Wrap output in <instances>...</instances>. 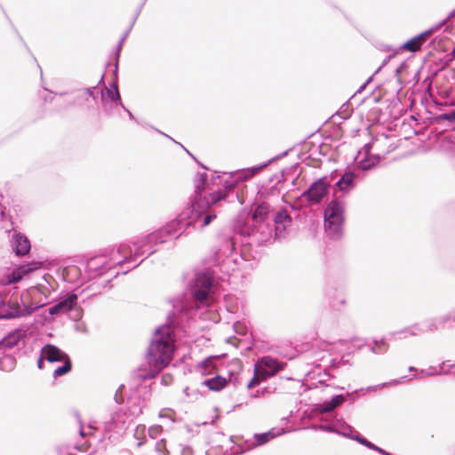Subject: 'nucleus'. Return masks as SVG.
Here are the masks:
<instances>
[{"mask_svg":"<svg viewBox=\"0 0 455 455\" xmlns=\"http://www.w3.org/2000/svg\"><path fill=\"white\" fill-rule=\"evenodd\" d=\"M175 352V334L171 325L157 328L145 353L144 362L138 366L139 378H156L173 359Z\"/></svg>","mask_w":455,"mask_h":455,"instance_id":"obj_1","label":"nucleus"},{"mask_svg":"<svg viewBox=\"0 0 455 455\" xmlns=\"http://www.w3.org/2000/svg\"><path fill=\"white\" fill-rule=\"evenodd\" d=\"M285 363L270 356H263L254 364L253 378L247 384L248 389L258 387L261 382L282 371Z\"/></svg>","mask_w":455,"mask_h":455,"instance_id":"obj_2","label":"nucleus"},{"mask_svg":"<svg viewBox=\"0 0 455 455\" xmlns=\"http://www.w3.org/2000/svg\"><path fill=\"white\" fill-rule=\"evenodd\" d=\"M344 222V208L337 201H331L324 210V226L330 235H339Z\"/></svg>","mask_w":455,"mask_h":455,"instance_id":"obj_3","label":"nucleus"},{"mask_svg":"<svg viewBox=\"0 0 455 455\" xmlns=\"http://www.w3.org/2000/svg\"><path fill=\"white\" fill-rule=\"evenodd\" d=\"M234 186H227L223 188H220L217 191H214L209 194L208 196H204V200L205 203L201 204L200 203H196L192 205L193 212H196V218H199L201 214L210 209L212 206L217 204L219 202L225 200L229 193L233 190Z\"/></svg>","mask_w":455,"mask_h":455,"instance_id":"obj_4","label":"nucleus"},{"mask_svg":"<svg viewBox=\"0 0 455 455\" xmlns=\"http://www.w3.org/2000/svg\"><path fill=\"white\" fill-rule=\"evenodd\" d=\"M328 190L329 184L323 179H319L302 194V197L310 204H316L328 194Z\"/></svg>","mask_w":455,"mask_h":455,"instance_id":"obj_5","label":"nucleus"},{"mask_svg":"<svg viewBox=\"0 0 455 455\" xmlns=\"http://www.w3.org/2000/svg\"><path fill=\"white\" fill-rule=\"evenodd\" d=\"M212 286V278L205 274H200L195 280V284L192 289V296L196 300L204 302L207 299Z\"/></svg>","mask_w":455,"mask_h":455,"instance_id":"obj_6","label":"nucleus"},{"mask_svg":"<svg viewBox=\"0 0 455 455\" xmlns=\"http://www.w3.org/2000/svg\"><path fill=\"white\" fill-rule=\"evenodd\" d=\"M430 35L431 31H425L404 43L402 49L411 52H415L421 48L422 44L427 40Z\"/></svg>","mask_w":455,"mask_h":455,"instance_id":"obj_7","label":"nucleus"},{"mask_svg":"<svg viewBox=\"0 0 455 455\" xmlns=\"http://www.w3.org/2000/svg\"><path fill=\"white\" fill-rule=\"evenodd\" d=\"M43 357L51 363L60 362L68 357L63 351L54 345L48 344L42 349Z\"/></svg>","mask_w":455,"mask_h":455,"instance_id":"obj_8","label":"nucleus"},{"mask_svg":"<svg viewBox=\"0 0 455 455\" xmlns=\"http://www.w3.org/2000/svg\"><path fill=\"white\" fill-rule=\"evenodd\" d=\"M76 295H70L66 299H63L62 301L59 302L55 306L50 307L49 313L51 315H56L60 313H65L72 309L74 304L76 301Z\"/></svg>","mask_w":455,"mask_h":455,"instance_id":"obj_9","label":"nucleus"},{"mask_svg":"<svg viewBox=\"0 0 455 455\" xmlns=\"http://www.w3.org/2000/svg\"><path fill=\"white\" fill-rule=\"evenodd\" d=\"M15 243V253L19 256H23L28 253L30 251V242L29 240L20 234L15 235L14 236Z\"/></svg>","mask_w":455,"mask_h":455,"instance_id":"obj_10","label":"nucleus"},{"mask_svg":"<svg viewBox=\"0 0 455 455\" xmlns=\"http://www.w3.org/2000/svg\"><path fill=\"white\" fill-rule=\"evenodd\" d=\"M204 385H205L210 390L217 392L227 387L228 379L221 376H216L206 379L204 382Z\"/></svg>","mask_w":455,"mask_h":455,"instance_id":"obj_11","label":"nucleus"},{"mask_svg":"<svg viewBox=\"0 0 455 455\" xmlns=\"http://www.w3.org/2000/svg\"><path fill=\"white\" fill-rule=\"evenodd\" d=\"M269 205L266 203L259 204L252 215V219L259 223L265 221L269 213Z\"/></svg>","mask_w":455,"mask_h":455,"instance_id":"obj_12","label":"nucleus"},{"mask_svg":"<svg viewBox=\"0 0 455 455\" xmlns=\"http://www.w3.org/2000/svg\"><path fill=\"white\" fill-rule=\"evenodd\" d=\"M9 310H0V317L1 318H13L20 315V306L19 303L15 300L8 301Z\"/></svg>","mask_w":455,"mask_h":455,"instance_id":"obj_13","label":"nucleus"},{"mask_svg":"<svg viewBox=\"0 0 455 455\" xmlns=\"http://www.w3.org/2000/svg\"><path fill=\"white\" fill-rule=\"evenodd\" d=\"M275 223L277 225L276 230L280 228V225L283 226V229H285L286 227H289L291 224V217L289 215L287 210L283 209L276 213Z\"/></svg>","mask_w":455,"mask_h":455,"instance_id":"obj_14","label":"nucleus"},{"mask_svg":"<svg viewBox=\"0 0 455 455\" xmlns=\"http://www.w3.org/2000/svg\"><path fill=\"white\" fill-rule=\"evenodd\" d=\"M33 270L32 267H29L27 265L21 266L19 268L15 269L9 276L8 283H17L20 281L24 275L31 272Z\"/></svg>","mask_w":455,"mask_h":455,"instance_id":"obj_15","label":"nucleus"},{"mask_svg":"<svg viewBox=\"0 0 455 455\" xmlns=\"http://www.w3.org/2000/svg\"><path fill=\"white\" fill-rule=\"evenodd\" d=\"M21 336L22 335L19 331H12L3 339L1 345L4 347L12 348L18 344Z\"/></svg>","mask_w":455,"mask_h":455,"instance_id":"obj_16","label":"nucleus"},{"mask_svg":"<svg viewBox=\"0 0 455 455\" xmlns=\"http://www.w3.org/2000/svg\"><path fill=\"white\" fill-rule=\"evenodd\" d=\"M355 175L352 172H346L337 182V186L340 190H347L354 186Z\"/></svg>","mask_w":455,"mask_h":455,"instance_id":"obj_17","label":"nucleus"},{"mask_svg":"<svg viewBox=\"0 0 455 455\" xmlns=\"http://www.w3.org/2000/svg\"><path fill=\"white\" fill-rule=\"evenodd\" d=\"M101 97L104 100L115 101L120 99L117 87L114 85L112 88L106 87L101 92Z\"/></svg>","mask_w":455,"mask_h":455,"instance_id":"obj_18","label":"nucleus"},{"mask_svg":"<svg viewBox=\"0 0 455 455\" xmlns=\"http://www.w3.org/2000/svg\"><path fill=\"white\" fill-rule=\"evenodd\" d=\"M344 397L342 395H336L331 401L325 402L323 403V407L322 411L323 412H330L333 411L335 408L339 406L344 402Z\"/></svg>","mask_w":455,"mask_h":455,"instance_id":"obj_19","label":"nucleus"},{"mask_svg":"<svg viewBox=\"0 0 455 455\" xmlns=\"http://www.w3.org/2000/svg\"><path fill=\"white\" fill-rule=\"evenodd\" d=\"M44 286L42 284H37L34 287L29 288L25 293L21 295V299L24 304H27V299L31 296H36L37 293L44 294Z\"/></svg>","mask_w":455,"mask_h":455,"instance_id":"obj_20","label":"nucleus"},{"mask_svg":"<svg viewBox=\"0 0 455 455\" xmlns=\"http://www.w3.org/2000/svg\"><path fill=\"white\" fill-rule=\"evenodd\" d=\"M64 361V365L61 366V367H58L54 372H53V376L55 378L57 377H60V376H63L65 374H67L68 372H69L71 371V368H72V363H71V360L69 357H67L66 359L63 360Z\"/></svg>","mask_w":455,"mask_h":455,"instance_id":"obj_21","label":"nucleus"},{"mask_svg":"<svg viewBox=\"0 0 455 455\" xmlns=\"http://www.w3.org/2000/svg\"><path fill=\"white\" fill-rule=\"evenodd\" d=\"M195 187H196V193L201 194V192L204 189V184H205V178L202 174H197L195 177Z\"/></svg>","mask_w":455,"mask_h":455,"instance_id":"obj_22","label":"nucleus"},{"mask_svg":"<svg viewBox=\"0 0 455 455\" xmlns=\"http://www.w3.org/2000/svg\"><path fill=\"white\" fill-rule=\"evenodd\" d=\"M155 451L157 455H169V451L166 447V441L164 439L158 441L156 444Z\"/></svg>","mask_w":455,"mask_h":455,"instance_id":"obj_23","label":"nucleus"},{"mask_svg":"<svg viewBox=\"0 0 455 455\" xmlns=\"http://www.w3.org/2000/svg\"><path fill=\"white\" fill-rule=\"evenodd\" d=\"M265 165L254 167L251 169L244 170L242 174L243 175L242 180H246L256 175Z\"/></svg>","mask_w":455,"mask_h":455,"instance_id":"obj_24","label":"nucleus"},{"mask_svg":"<svg viewBox=\"0 0 455 455\" xmlns=\"http://www.w3.org/2000/svg\"><path fill=\"white\" fill-rule=\"evenodd\" d=\"M265 165L254 167L251 169L244 170L242 174L243 175L242 180H246L256 175Z\"/></svg>","mask_w":455,"mask_h":455,"instance_id":"obj_25","label":"nucleus"},{"mask_svg":"<svg viewBox=\"0 0 455 455\" xmlns=\"http://www.w3.org/2000/svg\"><path fill=\"white\" fill-rule=\"evenodd\" d=\"M265 165L254 167L251 169L244 170L242 174L243 175L242 180H246L256 175Z\"/></svg>","mask_w":455,"mask_h":455,"instance_id":"obj_26","label":"nucleus"},{"mask_svg":"<svg viewBox=\"0 0 455 455\" xmlns=\"http://www.w3.org/2000/svg\"><path fill=\"white\" fill-rule=\"evenodd\" d=\"M269 436H270V435L268 433H266V434L257 435L256 439H257L259 444H263L269 441Z\"/></svg>","mask_w":455,"mask_h":455,"instance_id":"obj_27","label":"nucleus"},{"mask_svg":"<svg viewBox=\"0 0 455 455\" xmlns=\"http://www.w3.org/2000/svg\"><path fill=\"white\" fill-rule=\"evenodd\" d=\"M217 218L216 214L212 213V214H208L204 217V220H203V225L202 227L204 228V227H207L208 225H210L212 223V221L213 220H215Z\"/></svg>","mask_w":455,"mask_h":455,"instance_id":"obj_28","label":"nucleus"},{"mask_svg":"<svg viewBox=\"0 0 455 455\" xmlns=\"http://www.w3.org/2000/svg\"><path fill=\"white\" fill-rule=\"evenodd\" d=\"M77 98L89 100L92 98V92L89 90H83L79 92Z\"/></svg>","mask_w":455,"mask_h":455,"instance_id":"obj_29","label":"nucleus"},{"mask_svg":"<svg viewBox=\"0 0 455 455\" xmlns=\"http://www.w3.org/2000/svg\"><path fill=\"white\" fill-rule=\"evenodd\" d=\"M91 447V443L84 442L83 444L76 446V450L79 451H86Z\"/></svg>","mask_w":455,"mask_h":455,"instance_id":"obj_30","label":"nucleus"},{"mask_svg":"<svg viewBox=\"0 0 455 455\" xmlns=\"http://www.w3.org/2000/svg\"><path fill=\"white\" fill-rule=\"evenodd\" d=\"M442 118L443 120H448V121H452L454 120L455 121V110L452 111L451 113H449V114H443L442 116Z\"/></svg>","mask_w":455,"mask_h":455,"instance_id":"obj_31","label":"nucleus"},{"mask_svg":"<svg viewBox=\"0 0 455 455\" xmlns=\"http://www.w3.org/2000/svg\"><path fill=\"white\" fill-rule=\"evenodd\" d=\"M44 359H45V357H43V352L41 351L40 357L37 360V367L39 369H43V367H44Z\"/></svg>","mask_w":455,"mask_h":455,"instance_id":"obj_32","label":"nucleus"},{"mask_svg":"<svg viewBox=\"0 0 455 455\" xmlns=\"http://www.w3.org/2000/svg\"><path fill=\"white\" fill-rule=\"evenodd\" d=\"M163 381L165 382L166 384L170 383L172 381V376L170 375V374H165L163 376Z\"/></svg>","mask_w":455,"mask_h":455,"instance_id":"obj_33","label":"nucleus"},{"mask_svg":"<svg viewBox=\"0 0 455 455\" xmlns=\"http://www.w3.org/2000/svg\"><path fill=\"white\" fill-rule=\"evenodd\" d=\"M362 443L365 444L366 446L370 447V448H372V449H375L378 451L379 448L375 447L372 443H371L370 442H368L367 440L365 439H363L361 441Z\"/></svg>","mask_w":455,"mask_h":455,"instance_id":"obj_34","label":"nucleus"},{"mask_svg":"<svg viewBox=\"0 0 455 455\" xmlns=\"http://www.w3.org/2000/svg\"><path fill=\"white\" fill-rule=\"evenodd\" d=\"M378 451H379V452H381V453L385 454V455H391V454H389V453H387V452L384 451H383V450H381V449H378Z\"/></svg>","mask_w":455,"mask_h":455,"instance_id":"obj_35","label":"nucleus"},{"mask_svg":"<svg viewBox=\"0 0 455 455\" xmlns=\"http://www.w3.org/2000/svg\"><path fill=\"white\" fill-rule=\"evenodd\" d=\"M452 54L455 56V50L452 52Z\"/></svg>","mask_w":455,"mask_h":455,"instance_id":"obj_36","label":"nucleus"}]
</instances>
